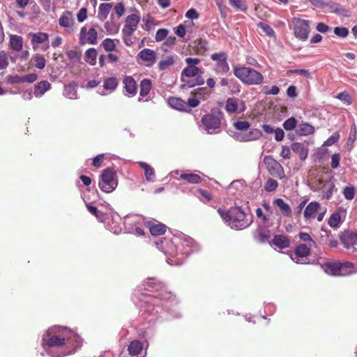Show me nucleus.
<instances>
[{"label": "nucleus", "mask_w": 357, "mask_h": 357, "mask_svg": "<svg viewBox=\"0 0 357 357\" xmlns=\"http://www.w3.org/2000/svg\"><path fill=\"white\" fill-rule=\"evenodd\" d=\"M81 346V338L73 331L61 326L50 328L42 336V347L52 357L73 354Z\"/></svg>", "instance_id": "1"}, {"label": "nucleus", "mask_w": 357, "mask_h": 357, "mask_svg": "<svg viewBox=\"0 0 357 357\" xmlns=\"http://www.w3.org/2000/svg\"><path fill=\"white\" fill-rule=\"evenodd\" d=\"M170 292L163 289L162 284L155 278H149L138 287L133 294V302L139 306L141 311L147 313L153 321L159 313V305L162 301L172 299Z\"/></svg>", "instance_id": "2"}, {"label": "nucleus", "mask_w": 357, "mask_h": 357, "mask_svg": "<svg viewBox=\"0 0 357 357\" xmlns=\"http://www.w3.org/2000/svg\"><path fill=\"white\" fill-rule=\"evenodd\" d=\"M156 248L165 253L167 257L166 261L169 265H181L185 257L190 253L197 252L199 245L191 238H185L181 243L182 248L178 252L172 241L168 240H159L155 242Z\"/></svg>", "instance_id": "3"}, {"label": "nucleus", "mask_w": 357, "mask_h": 357, "mask_svg": "<svg viewBox=\"0 0 357 357\" xmlns=\"http://www.w3.org/2000/svg\"><path fill=\"white\" fill-rule=\"evenodd\" d=\"M218 212L225 223L231 229H243L252 222V220L245 219V213L240 207H231L227 211L219 208Z\"/></svg>", "instance_id": "4"}, {"label": "nucleus", "mask_w": 357, "mask_h": 357, "mask_svg": "<svg viewBox=\"0 0 357 357\" xmlns=\"http://www.w3.org/2000/svg\"><path fill=\"white\" fill-rule=\"evenodd\" d=\"M234 74L241 82L248 85H258L264 80L261 73L250 67L235 66Z\"/></svg>", "instance_id": "5"}, {"label": "nucleus", "mask_w": 357, "mask_h": 357, "mask_svg": "<svg viewBox=\"0 0 357 357\" xmlns=\"http://www.w3.org/2000/svg\"><path fill=\"white\" fill-rule=\"evenodd\" d=\"M324 271L333 276H344L354 272V264L349 261H328L321 265Z\"/></svg>", "instance_id": "6"}, {"label": "nucleus", "mask_w": 357, "mask_h": 357, "mask_svg": "<svg viewBox=\"0 0 357 357\" xmlns=\"http://www.w3.org/2000/svg\"><path fill=\"white\" fill-rule=\"evenodd\" d=\"M222 119L223 114L220 109L215 108L202 118V123L208 134H215L220 132Z\"/></svg>", "instance_id": "7"}, {"label": "nucleus", "mask_w": 357, "mask_h": 357, "mask_svg": "<svg viewBox=\"0 0 357 357\" xmlns=\"http://www.w3.org/2000/svg\"><path fill=\"white\" fill-rule=\"evenodd\" d=\"M118 185V181L115 171L112 168H107L103 170L98 186L102 191L106 193L113 192Z\"/></svg>", "instance_id": "8"}, {"label": "nucleus", "mask_w": 357, "mask_h": 357, "mask_svg": "<svg viewBox=\"0 0 357 357\" xmlns=\"http://www.w3.org/2000/svg\"><path fill=\"white\" fill-rule=\"evenodd\" d=\"M187 66L181 72V82H185V77H195L199 75H202L203 71L197 66L201 62L199 58L188 57L185 59Z\"/></svg>", "instance_id": "9"}, {"label": "nucleus", "mask_w": 357, "mask_h": 357, "mask_svg": "<svg viewBox=\"0 0 357 357\" xmlns=\"http://www.w3.org/2000/svg\"><path fill=\"white\" fill-rule=\"evenodd\" d=\"M211 59L215 62L213 70L216 74L225 75L229 71L230 68L227 62V54L226 52H219L213 53L211 55Z\"/></svg>", "instance_id": "10"}, {"label": "nucleus", "mask_w": 357, "mask_h": 357, "mask_svg": "<svg viewBox=\"0 0 357 357\" xmlns=\"http://www.w3.org/2000/svg\"><path fill=\"white\" fill-rule=\"evenodd\" d=\"M265 164L268 172L275 177L282 179L284 177V172L282 166L275 160L271 155H266L264 158Z\"/></svg>", "instance_id": "11"}, {"label": "nucleus", "mask_w": 357, "mask_h": 357, "mask_svg": "<svg viewBox=\"0 0 357 357\" xmlns=\"http://www.w3.org/2000/svg\"><path fill=\"white\" fill-rule=\"evenodd\" d=\"M294 23L295 36L302 40H305L310 32L309 22L305 20L295 18Z\"/></svg>", "instance_id": "12"}, {"label": "nucleus", "mask_w": 357, "mask_h": 357, "mask_svg": "<svg viewBox=\"0 0 357 357\" xmlns=\"http://www.w3.org/2000/svg\"><path fill=\"white\" fill-rule=\"evenodd\" d=\"M98 32L94 28H90L87 30L86 26L82 27L79 33V44L84 45L89 43L95 45L97 43Z\"/></svg>", "instance_id": "13"}, {"label": "nucleus", "mask_w": 357, "mask_h": 357, "mask_svg": "<svg viewBox=\"0 0 357 357\" xmlns=\"http://www.w3.org/2000/svg\"><path fill=\"white\" fill-rule=\"evenodd\" d=\"M310 255V248L305 244L298 245L293 255H291L292 261L297 264H303V258Z\"/></svg>", "instance_id": "14"}, {"label": "nucleus", "mask_w": 357, "mask_h": 357, "mask_svg": "<svg viewBox=\"0 0 357 357\" xmlns=\"http://www.w3.org/2000/svg\"><path fill=\"white\" fill-rule=\"evenodd\" d=\"M137 58L143 61L146 66L150 67L155 63L156 54L153 50L145 48L137 54Z\"/></svg>", "instance_id": "15"}, {"label": "nucleus", "mask_w": 357, "mask_h": 357, "mask_svg": "<svg viewBox=\"0 0 357 357\" xmlns=\"http://www.w3.org/2000/svg\"><path fill=\"white\" fill-rule=\"evenodd\" d=\"M341 242L346 249H352L353 252H357V236L354 232L343 235Z\"/></svg>", "instance_id": "16"}, {"label": "nucleus", "mask_w": 357, "mask_h": 357, "mask_svg": "<svg viewBox=\"0 0 357 357\" xmlns=\"http://www.w3.org/2000/svg\"><path fill=\"white\" fill-rule=\"evenodd\" d=\"M143 344L139 340H133L128 345V351L130 356L124 357H144L142 355Z\"/></svg>", "instance_id": "17"}, {"label": "nucleus", "mask_w": 357, "mask_h": 357, "mask_svg": "<svg viewBox=\"0 0 357 357\" xmlns=\"http://www.w3.org/2000/svg\"><path fill=\"white\" fill-rule=\"evenodd\" d=\"M74 24V17L70 11L63 12L59 19V24L66 29H72Z\"/></svg>", "instance_id": "18"}, {"label": "nucleus", "mask_w": 357, "mask_h": 357, "mask_svg": "<svg viewBox=\"0 0 357 357\" xmlns=\"http://www.w3.org/2000/svg\"><path fill=\"white\" fill-rule=\"evenodd\" d=\"M291 149L297 155L301 160H305L308 155L307 146L303 143L294 142L291 145Z\"/></svg>", "instance_id": "19"}, {"label": "nucleus", "mask_w": 357, "mask_h": 357, "mask_svg": "<svg viewBox=\"0 0 357 357\" xmlns=\"http://www.w3.org/2000/svg\"><path fill=\"white\" fill-rule=\"evenodd\" d=\"M146 225L149 229L150 233L153 236H160L164 234L166 231L167 226L160 222L155 223L153 221L146 222Z\"/></svg>", "instance_id": "20"}, {"label": "nucleus", "mask_w": 357, "mask_h": 357, "mask_svg": "<svg viewBox=\"0 0 357 357\" xmlns=\"http://www.w3.org/2000/svg\"><path fill=\"white\" fill-rule=\"evenodd\" d=\"M50 89L51 84L48 81H41L34 86L33 94L36 98H40Z\"/></svg>", "instance_id": "21"}, {"label": "nucleus", "mask_w": 357, "mask_h": 357, "mask_svg": "<svg viewBox=\"0 0 357 357\" xmlns=\"http://www.w3.org/2000/svg\"><path fill=\"white\" fill-rule=\"evenodd\" d=\"M124 89L130 96H134L137 93V84L135 79L130 76H126L123 79Z\"/></svg>", "instance_id": "22"}, {"label": "nucleus", "mask_w": 357, "mask_h": 357, "mask_svg": "<svg viewBox=\"0 0 357 357\" xmlns=\"http://www.w3.org/2000/svg\"><path fill=\"white\" fill-rule=\"evenodd\" d=\"M112 8V3H102L99 5L97 17L101 22L105 21Z\"/></svg>", "instance_id": "23"}, {"label": "nucleus", "mask_w": 357, "mask_h": 357, "mask_svg": "<svg viewBox=\"0 0 357 357\" xmlns=\"http://www.w3.org/2000/svg\"><path fill=\"white\" fill-rule=\"evenodd\" d=\"M273 204L279 208L284 216L291 215L292 211L290 206L287 203L284 202L282 198H277L274 199Z\"/></svg>", "instance_id": "24"}, {"label": "nucleus", "mask_w": 357, "mask_h": 357, "mask_svg": "<svg viewBox=\"0 0 357 357\" xmlns=\"http://www.w3.org/2000/svg\"><path fill=\"white\" fill-rule=\"evenodd\" d=\"M337 188L333 181H328L322 188V197L324 199L329 200L333 197L335 192H337Z\"/></svg>", "instance_id": "25"}, {"label": "nucleus", "mask_w": 357, "mask_h": 357, "mask_svg": "<svg viewBox=\"0 0 357 357\" xmlns=\"http://www.w3.org/2000/svg\"><path fill=\"white\" fill-rule=\"evenodd\" d=\"M319 208L320 204L316 201L309 203L304 211L305 218L306 220L314 218L315 217V213L317 212Z\"/></svg>", "instance_id": "26"}, {"label": "nucleus", "mask_w": 357, "mask_h": 357, "mask_svg": "<svg viewBox=\"0 0 357 357\" xmlns=\"http://www.w3.org/2000/svg\"><path fill=\"white\" fill-rule=\"evenodd\" d=\"M239 100L236 98H228L225 101V110L229 114L238 113Z\"/></svg>", "instance_id": "27"}, {"label": "nucleus", "mask_w": 357, "mask_h": 357, "mask_svg": "<svg viewBox=\"0 0 357 357\" xmlns=\"http://www.w3.org/2000/svg\"><path fill=\"white\" fill-rule=\"evenodd\" d=\"M119 85V81L115 77H107L104 80L103 82V89L108 92V93H111L114 92Z\"/></svg>", "instance_id": "28"}, {"label": "nucleus", "mask_w": 357, "mask_h": 357, "mask_svg": "<svg viewBox=\"0 0 357 357\" xmlns=\"http://www.w3.org/2000/svg\"><path fill=\"white\" fill-rule=\"evenodd\" d=\"M10 47L14 51H21L23 47L22 37L17 35H11L10 37Z\"/></svg>", "instance_id": "29"}, {"label": "nucleus", "mask_w": 357, "mask_h": 357, "mask_svg": "<svg viewBox=\"0 0 357 357\" xmlns=\"http://www.w3.org/2000/svg\"><path fill=\"white\" fill-rule=\"evenodd\" d=\"M135 31L123 27L122 29V36L124 43L126 46L130 47L133 45L135 38L133 36Z\"/></svg>", "instance_id": "30"}, {"label": "nucleus", "mask_w": 357, "mask_h": 357, "mask_svg": "<svg viewBox=\"0 0 357 357\" xmlns=\"http://www.w3.org/2000/svg\"><path fill=\"white\" fill-rule=\"evenodd\" d=\"M140 17L137 15L132 14L128 15L126 19V23L123 27L136 31L137 26L139 22Z\"/></svg>", "instance_id": "31"}, {"label": "nucleus", "mask_w": 357, "mask_h": 357, "mask_svg": "<svg viewBox=\"0 0 357 357\" xmlns=\"http://www.w3.org/2000/svg\"><path fill=\"white\" fill-rule=\"evenodd\" d=\"M63 96L69 99L75 100L77 98L76 84L74 82L66 85L63 91Z\"/></svg>", "instance_id": "32"}, {"label": "nucleus", "mask_w": 357, "mask_h": 357, "mask_svg": "<svg viewBox=\"0 0 357 357\" xmlns=\"http://www.w3.org/2000/svg\"><path fill=\"white\" fill-rule=\"evenodd\" d=\"M138 164L144 169L145 177L147 181L153 182L155 177V172L149 165L144 162H139Z\"/></svg>", "instance_id": "33"}, {"label": "nucleus", "mask_w": 357, "mask_h": 357, "mask_svg": "<svg viewBox=\"0 0 357 357\" xmlns=\"http://www.w3.org/2000/svg\"><path fill=\"white\" fill-rule=\"evenodd\" d=\"M314 131V127L307 123L300 124L296 130V134L300 136H305L312 134Z\"/></svg>", "instance_id": "34"}, {"label": "nucleus", "mask_w": 357, "mask_h": 357, "mask_svg": "<svg viewBox=\"0 0 357 357\" xmlns=\"http://www.w3.org/2000/svg\"><path fill=\"white\" fill-rule=\"evenodd\" d=\"M169 105L177 110L183 111L187 107V103L178 98H170L168 100Z\"/></svg>", "instance_id": "35"}, {"label": "nucleus", "mask_w": 357, "mask_h": 357, "mask_svg": "<svg viewBox=\"0 0 357 357\" xmlns=\"http://www.w3.org/2000/svg\"><path fill=\"white\" fill-rule=\"evenodd\" d=\"M48 35L46 33L38 32L33 33L31 36V43L33 46L36 44H41L48 42ZM35 48V47H33Z\"/></svg>", "instance_id": "36"}, {"label": "nucleus", "mask_w": 357, "mask_h": 357, "mask_svg": "<svg viewBox=\"0 0 357 357\" xmlns=\"http://www.w3.org/2000/svg\"><path fill=\"white\" fill-rule=\"evenodd\" d=\"M273 244L279 248H287L289 247L290 241L288 238L284 235H276L273 238Z\"/></svg>", "instance_id": "37"}, {"label": "nucleus", "mask_w": 357, "mask_h": 357, "mask_svg": "<svg viewBox=\"0 0 357 357\" xmlns=\"http://www.w3.org/2000/svg\"><path fill=\"white\" fill-rule=\"evenodd\" d=\"M180 178L190 183L197 184L201 181V177L198 174L191 173H181Z\"/></svg>", "instance_id": "38"}, {"label": "nucleus", "mask_w": 357, "mask_h": 357, "mask_svg": "<svg viewBox=\"0 0 357 357\" xmlns=\"http://www.w3.org/2000/svg\"><path fill=\"white\" fill-rule=\"evenodd\" d=\"M229 4L233 8L246 13L248 8L245 0H229Z\"/></svg>", "instance_id": "39"}, {"label": "nucleus", "mask_w": 357, "mask_h": 357, "mask_svg": "<svg viewBox=\"0 0 357 357\" xmlns=\"http://www.w3.org/2000/svg\"><path fill=\"white\" fill-rule=\"evenodd\" d=\"M97 52L94 48H89L85 52L84 59L86 62L91 66L96 63Z\"/></svg>", "instance_id": "40"}, {"label": "nucleus", "mask_w": 357, "mask_h": 357, "mask_svg": "<svg viewBox=\"0 0 357 357\" xmlns=\"http://www.w3.org/2000/svg\"><path fill=\"white\" fill-rule=\"evenodd\" d=\"M151 89V82L148 79H144L140 83L139 94L141 96H146L150 92Z\"/></svg>", "instance_id": "41"}, {"label": "nucleus", "mask_w": 357, "mask_h": 357, "mask_svg": "<svg viewBox=\"0 0 357 357\" xmlns=\"http://www.w3.org/2000/svg\"><path fill=\"white\" fill-rule=\"evenodd\" d=\"M174 63V58L173 56H169L161 60L158 63L160 70H165Z\"/></svg>", "instance_id": "42"}, {"label": "nucleus", "mask_w": 357, "mask_h": 357, "mask_svg": "<svg viewBox=\"0 0 357 357\" xmlns=\"http://www.w3.org/2000/svg\"><path fill=\"white\" fill-rule=\"evenodd\" d=\"M341 222V215L340 213L335 212L329 218L328 224L333 228L339 227Z\"/></svg>", "instance_id": "43"}, {"label": "nucleus", "mask_w": 357, "mask_h": 357, "mask_svg": "<svg viewBox=\"0 0 357 357\" xmlns=\"http://www.w3.org/2000/svg\"><path fill=\"white\" fill-rule=\"evenodd\" d=\"M104 27L107 32L110 35H114L119 32V26L113 21H107L104 24Z\"/></svg>", "instance_id": "44"}, {"label": "nucleus", "mask_w": 357, "mask_h": 357, "mask_svg": "<svg viewBox=\"0 0 357 357\" xmlns=\"http://www.w3.org/2000/svg\"><path fill=\"white\" fill-rule=\"evenodd\" d=\"M245 134L247 142L257 140L262 136V132L257 128L251 129Z\"/></svg>", "instance_id": "45"}, {"label": "nucleus", "mask_w": 357, "mask_h": 357, "mask_svg": "<svg viewBox=\"0 0 357 357\" xmlns=\"http://www.w3.org/2000/svg\"><path fill=\"white\" fill-rule=\"evenodd\" d=\"M33 60L38 69H43L45 67L46 60L43 55L37 54L33 57Z\"/></svg>", "instance_id": "46"}, {"label": "nucleus", "mask_w": 357, "mask_h": 357, "mask_svg": "<svg viewBox=\"0 0 357 357\" xmlns=\"http://www.w3.org/2000/svg\"><path fill=\"white\" fill-rule=\"evenodd\" d=\"M258 27H259L269 37H275V33L274 30L271 28L270 25L265 22H259L257 24Z\"/></svg>", "instance_id": "47"}, {"label": "nucleus", "mask_w": 357, "mask_h": 357, "mask_svg": "<svg viewBox=\"0 0 357 357\" xmlns=\"http://www.w3.org/2000/svg\"><path fill=\"white\" fill-rule=\"evenodd\" d=\"M270 238V231L267 229L259 228L258 230L257 240L260 243H266Z\"/></svg>", "instance_id": "48"}, {"label": "nucleus", "mask_w": 357, "mask_h": 357, "mask_svg": "<svg viewBox=\"0 0 357 357\" xmlns=\"http://www.w3.org/2000/svg\"><path fill=\"white\" fill-rule=\"evenodd\" d=\"M296 119L294 117H290L286 121H284V122L282 124V126L284 129H285L286 130H292L296 127Z\"/></svg>", "instance_id": "49"}, {"label": "nucleus", "mask_w": 357, "mask_h": 357, "mask_svg": "<svg viewBox=\"0 0 357 357\" xmlns=\"http://www.w3.org/2000/svg\"><path fill=\"white\" fill-rule=\"evenodd\" d=\"M342 194L347 200H351L355 195V188L353 186H347L343 189Z\"/></svg>", "instance_id": "50"}, {"label": "nucleus", "mask_w": 357, "mask_h": 357, "mask_svg": "<svg viewBox=\"0 0 357 357\" xmlns=\"http://www.w3.org/2000/svg\"><path fill=\"white\" fill-rule=\"evenodd\" d=\"M278 186V183L276 180L273 178H268L266 181L264 188L267 192H273L277 189Z\"/></svg>", "instance_id": "51"}, {"label": "nucleus", "mask_w": 357, "mask_h": 357, "mask_svg": "<svg viewBox=\"0 0 357 357\" xmlns=\"http://www.w3.org/2000/svg\"><path fill=\"white\" fill-rule=\"evenodd\" d=\"M250 126V123L246 121H238L234 123V127L237 130H247Z\"/></svg>", "instance_id": "52"}, {"label": "nucleus", "mask_w": 357, "mask_h": 357, "mask_svg": "<svg viewBox=\"0 0 357 357\" xmlns=\"http://www.w3.org/2000/svg\"><path fill=\"white\" fill-rule=\"evenodd\" d=\"M356 135H357V128H356V125L354 123L351 127L349 136V138L347 140L348 146H353V144L355 142L356 138Z\"/></svg>", "instance_id": "53"}, {"label": "nucleus", "mask_w": 357, "mask_h": 357, "mask_svg": "<svg viewBox=\"0 0 357 357\" xmlns=\"http://www.w3.org/2000/svg\"><path fill=\"white\" fill-rule=\"evenodd\" d=\"M102 45L104 47V49L107 52H112L116 48L114 40L111 38L105 39L102 43Z\"/></svg>", "instance_id": "54"}, {"label": "nucleus", "mask_w": 357, "mask_h": 357, "mask_svg": "<svg viewBox=\"0 0 357 357\" xmlns=\"http://www.w3.org/2000/svg\"><path fill=\"white\" fill-rule=\"evenodd\" d=\"M334 33L340 38H346L349 35V29L343 26H337L334 29Z\"/></svg>", "instance_id": "55"}, {"label": "nucleus", "mask_w": 357, "mask_h": 357, "mask_svg": "<svg viewBox=\"0 0 357 357\" xmlns=\"http://www.w3.org/2000/svg\"><path fill=\"white\" fill-rule=\"evenodd\" d=\"M300 238L305 242H308V245L310 247L316 246V243L314 241L312 240L310 234L305 232H301L299 234Z\"/></svg>", "instance_id": "56"}, {"label": "nucleus", "mask_w": 357, "mask_h": 357, "mask_svg": "<svg viewBox=\"0 0 357 357\" xmlns=\"http://www.w3.org/2000/svg\"><path fill=\"white\" fill-rule=\"evenodd\" d=\"M168 30L166 29H160L157 31L155 39L157 42L163 40L168 35Z\"/></svg>", "instance_id": "57"}, {"label": "nucleus", "mask_w": 357, "mask_h": 357, "mask_svg": "<svg viewBox=\"0 0 357 357\" xmlns=\"http://www.w3.org/2000/svg\"><path fill=\"white\" fill-rule=\"evenodd\" d=\"M339 138L340 134L337 132H334L329 138L326 139V141H325L324 145L330 146L337 142Z\"/></svg>", "instance_id": "58"}, {"label": "nucleus", "mask_w": 357, "mask_h": 357, "mask_svg": "<svg viewBox=\"0 0 357 357\" xmlns=\"http://www.w3.org/2000/svg\"><path fill=\"white\" fill-rule=\"evenodd\" d=\"M8 65L7 54L4 51L0 52V69L6 68Z\"/></svg>", "instance_id": "59"}, {"label": "nucleus", "mask_w": 357, "mask_h": 357, "mask_svg": "<svg viewBox=\"0 0 357 357\" xmlns=\"http://www.w3.org/2000/svg\"><path fill=\"white\" fill-rule=\"evenodd\" d=\"M67 56L70 60L73 61L75 62H79L80 61V58H81L80 53H79L75 50L68 51L67 52Z\"/></svg>", "instance_id": "60"}, {"label": "nucleus", "mask_w": 357, "mask_h": 357, "mask_svg": "<svg viewBox=\"0 0 357 357\" xmlns=\"http://www.w3.org/2000/svg\"><path fill=\"white\" fill-rule=\"evenodd\" d=\"M114 10L117 15L118 17H122L125 13V6L122 2L118 3L115 5Z\"/></svg>", "instance_id": "61"}, {"label": "nucleus", "mask_w": 357, "mask_h": 357, "mask_svg": "<svg viewBox=\"0 0 357 357\" xmlns=\"http://www.w3.org/2000/svg\"><path fill=\"white\" fill-rule=\"evenodd\" d=\"M337 98L340 100L341 101H342L343 102H344L347 105H350L351 103V97L346 92H342V93H338L337 96Z\"/></svg>", "instance_id": "62"}, {"label": "nucleus", "mask_w": 357, "mask_h": 357, "mask_svg": "<svg viewBox=\"0 0 357 357\" xmlns=\"http://www.w3.org/2000/svg\"><path fill=\"white\" fill-rule=\"evenodd\" d=\"M87 17V10L82 8L77 14V19L79 22H83Z\"/></svg>", "instance_id": "63"}, {"label": "nucleus", "mask_w": 357, "mask_h": 357, "mask_svg": "<svg viewBox=\"0 0 357 357\" xmlns=\"http://www.w3.org/2000/svg\"><path fill=\"white\" fill-rule=\"evenodd\" d=\"M340 155L339 153H334L331 157V167L336 169L340 165Z\"/></svg>", "instance_id": "64"}]
</instances>
